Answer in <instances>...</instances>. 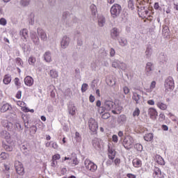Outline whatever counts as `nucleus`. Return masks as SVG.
I'll list each match as a JSON object with an SVG mask.
<instances>
[{
	"mask_svg": "<svg viewBox=\"0 0 178 178\" xmlns=\"http://www.w3.org/2000/svg\"><path fill=\"white\" fill-rule=\"evenodd\" d=\"M110 11L112 17H118L122 12V6H120L118 3H115L113 6H111Z\"/></svg>",
	"mask_w": 178,
	"mask_h": 178,
	"instance_id": "nucleus-1",
	"label": "nucleus"
},
{
	"mask_svg": "<svg viewBox=\"0 0 178 178\" xmlns=\"http://www.w3.org/2000/svg\"><path fill=\"white\" fill-rule=\"evenodd\" d=\"M134 145V139L130 136H127L125 139L123 140V146L125 147L126 149H129L133 147Z\"/></svg>",
	"mask_w": 178,
	"mask_h": 178,
	"instance_id": "nucleus-2",
	"label": "nucleus"
},
{
	"mask_svg": "<svg viewBox=\"0 0 178 178\" xmlns=\"http://www.w3.org/2000/svg\"><path fill=\"white\" fill-rule=\"evenodd\" d=\"M111 66L115 69L118 68L123 71L127 70V65L119 60H114L113 63H111Z\"/></svg>",
	"mask_w": 178,
	"mask_h": 178,
	"instance_id": "nucleus-3",
	"label": "nucleus"
},
{
	"mask_svg": "<svg viewBox=\"0 0 178 178\" xmlns=\"http://www.w3.org/2000/svg\"><path fill=\"white\" fill-rule=\"evenodd\" d=\"M84 165L88 170H90L91 172H95V170H97V168H98L95 164H94L89 159H86L84 161Z\"/></svg>",
	"mask_w": 178,
	"mask_h": 178,
	"instance_id": "nucleus-4",
	"label": "nucleus"
},
{
	"mask_svg": "<svg viewBox=\"0 0 178 178\" xmlns=\"http://www.w3.org/2000/svg\"><path fill=\"white\" fill-rule=\"evenodd\" d=\"M30 38L32 42H33L35 46H39L40 44V38L38 36L35 31H31L30 33Z\"/></svg>",
	"mask_w": 178,
	"mask_h": 178,
	"instance_id": "nucleus-5",
	"label": "nucleus"
},
{
	"mask_svg": "<svg viewBox=\"0 0 178 178\" xmlns=\"http://www.w3.org/2000/svg\"><path fill=\"white\" fill-rule=\"evenodd\" d=\"M165 87L166 90H173L175 88V82L172 77L167 78L165 82Z\"/></svg>",
	"mask_w": 178,
	"mask_h": 178,
	"instance_id": "nucleus-6",
	"label": "nucleus"
},
{
	"mask_svg": "<svg viewBox=\"0 0 178 178\" xmlns=\"http://www.w3.org/2000/svg\"><path fill=\"white\" fill-rule=\"evenodd\" d=\"M98 122L95 119L90 118L89 120V129L91 131L95 132L98 129Z\"/></svg>",
	"mask_w": 178,
	"mask_h": 178,
	"instance_id": "nucleus-7",
	"label": "nucleus"
},
{
	"mask_svg": "<svg viewBox=\"0 0 178 178\" xmlns=\"http://www.w3.org/2000/svg\"><path fill=\"white\" fill-rule=\"evenodd\" d=\"M115 104L112 101L106 100L104 102V108L106 111H109L115 108Z\"/></svg>",
	"mask_w": 178,
	"mask_h": 178,
	"instance_id": "nucleus-8",
	"label": "nucleus"
},
{
	"mask_svg": "<svg viewBox=\"0 0 178 178\" xmlns=\"http://www.w3.org/2000/svg\"><path fill=\"white\" fill-rule=\"evenodd\" d=\"M70 43V38L67 35L63 36V38L61 39V41H60L61 49H67V47H69Z\"/></svg>",
	"mask_w": 178,
	"mask_h": 178,
	"instance_id": "nucleus-9",
	"label": "nucleus"
},
{
	"mask_svg": "<svg viewBox=\"0 0 178 178\" xmlns=\"http://www.w3.org/2000/svg\"><path fill=\"white\" fill-rule=\"evenodd\" d=\"M21 149L25 156H29L31 154V147L28 143L22 145L21 146Z\"/></svg>",
	"mask_w": 178,
	"mask_h": 178,
	"instance_id": "nucleus-10",
	"label": "nucleus"
},
{
	"mask_svg": "<svg viewBox=\"0 0 178 178\" xmlns=\"http://www.w3.org/2000/svg\"><path fill=\"white\" fill-rule=\"evenodd\" d=\"M15 170H17V173L19 175L23 176L24 174V168L23 167V164L21 163V162L17 161L15 163Z\"/></svg>",
	"mask_w": 178,
	"mask_h": 178,
	"instance_id": "nucleus-11",
	"label": "nucleus"
},
{
	"mask_svg": "<svg viewBox=\"0 0 178 178\" xmlns=\"http://www.w3.org/2000/svg\"><path fill=\"white\" fill-rule=\"evenodd\" d=\"M37 33L39 38H40L41 41H44V42L47 41V33L42 29H40V28L37 29Z\"/></svg>",
	"mask_w": 178,
	"mask_h": 178,
	"instance_id": "nucleus-12",
	"label": "nucleus"
},
{
	"mask_svg": "<svg viewBox=\"0 0 178 178\" xmlns=\"http://www.w3.org/2000/svg\"><path fill=\"white\" fill-rule=\"evenodd\" d=\"M2 147L8 152H11L13 151L14 145L11 142H3L2 143Z\"/></svg>",
	"mask_w": 178,
	"mask_h": 178,
	"instance_id": "nucleus-13",
	"label": "nucleus"
},
{
	"mask_svg": "<svg viewBox=\"0 0 178 178\" xmlns=\"http://www.w3.org/2000/svg\"><path fill=\"white\" fill-rule=\"evenodd\" d=\"M65 161H68V164L72 165V167H74L79 163V161H77L76 157H65Z\"/></svg>",
	"mask_w": 178,
	"mask_h": 178,
	"instance_id": "nucleus-14",
	"label": "nucleus"
},
{
	"mask_svg": "<svg viewBox=\"0 0 178 178\" xmlns=\"http://www.w3.org/2000/svg\"><path fill=\"white\" fill-rule=\"evenodd\" d=\"M147 113L150 117V119L155 120L158 116L157 111L154 108H150L147 110Z\"/></svg>",
	"mask_w": 178,
	"mask_h": 178,
	"instance_id": "nucleus-15",
	"label": "nucleus"
},
{
	"mask_svg": "<svg viewBox=\"0 0 178 178\" xmlns=\"http://www.w3.org/2000/svg\"><path fill=\"white\" fill-rule=\"evenodd\" d=\"M103 144V141L97 138H95L92 140V145L96 149H99L102 148Z\"/></svg>",
	"mask_w": 178,
	"mask_h": 178,
	"instance_id": "nucleus-16",
	"label": "nucleus"
},
{
	"mask_svg": "<svg viewBox=\"0 0 178 178\" xmlns=\"http://www.w3.org/2000/svg\"><path fill=\"white\" fill-rule=\"evenodd\" d=\"M0 136L2 138H4L6 140V142H7V143L11 142L10 135L9 132H7V131H1Z\"/></svg>",
	"mask_w": 178,
	"mask_h": 178,
	"instance_id": "nucleus-17",
	"label": "nucleus"
},
{
	"mask_svg": "<svg viewBox=\"0 0 178 178\" xmlns=\"http://www.w3.org/2000/svg\"><path fill=\"white\" fill-rule=\"evenodd\" d=\"M168 60V56H166V54L161 53L159 55L160 65H165Z\"/></svg>",
	"mask_w": 178,
	"mask_h": 178,
	"instance_id": "nucleus-18",
	"label": "nucleus"
},
{
	"mask_svg": "<svg viewBox=\"0 0 178 178\" xmlns=\"http://www.w3.org/2000/svg\"><path fill=\"white\" fill-rule=\"evenodd\" d=\"M154 69V64H152V63H147L145 72L147 75L151 74Z\"/></svg>",
	"mask_w": 178,
	"mask_h": 178,
	"instance_id": "nucleus-19",
	"label": "nucleus"
},
{
	"mask_svg": "<svg viewBox=\"0 0 178 178\" xmlns=\"http://www.w3.org/2000/svg\"><path fill=\"white\" fill-rule=\"evenodd\" d=\"M127 122V117L125 115H120L119 117H118L117 119V123L120 125H123Z\"/></svg>",
	"mask_w": 178,
	"mask_h": 178,
	"instance_id": "nucleus-20",
	"label": "nucleus"
},
{
	"mask_svg": "<svg viewBox=\"0 0 178 178\" xmlns=\"http://www.w3.org/2000/svg\"><path fill=\"white\" fill-rule=\"evenodd\" d=\"M120 34V31L118 29L113 28V29L111 30V38L115 40L116 38H118Z\"/></svg>",
	"mask_w": 178,
	"mask_h": 178,
	"instance_id": "nucleus-21",
	"label": "nucleus"
},
{
	"mask_svg": "<svg viewBox=\"0 0 178 178\" xmlns=\"http://www.w3.org/2000/svg\"><path fill=\"white\" fill-rule=\"evenodd\" d=\"M34 81L33 79L31 78L30 76H27L24 78V83L29 87H31L33 85Z\"/></svg>",
	"mask_w": 178,
	"mask_h": 178,
	"instance_id": "nucleus-22",
	"label": "nucleus"
},
{
	"mask_svg": "<svg viewBox=\"0 0 178 178\" xmlns=\"http://www.w3.org/2000/svg\"><path fill=\"white\" fill-rule=\"evenodd\" d=\"M76 108L73 104L68 105V113L74 116L76 115Z\"/></svg>",
	"mask_w": 178,
	"mask_h": 178,
	"instance_id": "nucleus-23",
	"label": "nucleus"
},
{
	"mask_svg": "<svg viewBox=\"0 0 178 178\" xmlns=\"http://www.w3.org/2000/svg\"><path fill=\"white\" fill-rule=\"evenodd\" d=\"M152 55V47L151 45H149L147 47L146 51H145V58L147 59H149Z\"/></svg>",
	"mask_w": 178,
	"mask_h": 178,
	"instance_id": "nucleus-24",
	"label": "nucleus"
},
{
	"mask_svg": "<svg viewBox=\"0 0 178 178\" xmlns=\"http://www.w3.org/2000/svg\"><path fill=\"white\" fill-rule=\"evenodd\" d=\"M44 60L47 63L52 62V58L51 56L50 51H45V53L44 54Z\"/></svg>",
	"mask_w": 178,
	"mask_h": 178,
	"instance_id": "nucleus-25",
	"label": "nucleus"
},
{
	"mask_svg": "<svg viewBox=\"0 0 178 178\" xmlns=\"http://www.w3.org/2000/svg\"><path fill=\"white\" fill-rule=\"evenodd\" d=\"M132 99L136 102V104H140V99H141V96L138 92H133Z\"/></svg>",
	"mask_w": 178,
	"mask_h": 178,
	"instance_id": "nucleus-26",
	"label": "nucleus"
},
{
	"mask_svg": "<svg viewBox=\"0 0 178 178\" xmlns=\"http://www.w3.org/2000/svg\"><path fill=\"white\" fill-rule=\"evenodd\" d=\"M99 26L103 27L105 25L106 19L103 15H99L98 18Z\"/></svg>",
	"mask_w": 178,
	"mask_h": 178,
	"instance_id": "nucleus-27",
	"label": "nucleus"
},
{
	"mask_svg": "<svg viewBox=\"0 0 178 178\" xmlns=\"http://www.w3.org/2000/svg\"><path fill=\"white\" fill-rule=\"evenodd\" d=\"M10 82L11 76L10 74H6L4 79H3V83H4L5 85H9Z\"/></svg>",
	"mask_w": 178,
	"mask_h": 178,
	"instance_id": "nucleus-28",
	"label": "nucleus"
},
{
	"mask_svg": "<svg viewBox=\"0 0 178 178\" xmlns=\"http://www.w3.org/2000/svg\"><path fill=\"white\" fill-rule=\"evenodd\" d=\"M133 165L135 168H140L142 165V161L139 159H135L133 160Z\"/></svg>",
	"mask_w": 178,
	"mask_h": 178,
	"instance_id": "nucleus-29",
	"label": "nucleus"
},
{
	"mask_svg": "<svg viewBox=\"0 0 178 178\" xmlns=\"http://www.w3.org/2000/svg\"><path fill=\"white\" fill-rule=\"evenodd\" d=\"M11 109V106L9 104H4L1 106V113H5L7 111H10Z\"/></svg>",
	"mask_w": 178,
	"mask_h": 178,
	"instance_id": "nucleus-30",
	"label": "nucleus"
},
{
	"mask_svg": "<svg viewBox=\"0 0 178 178\" xmlns=\"http://www.w3.org/2000/svg\"><path fill=\"white\" fill-rule=\"evenodd\" d=\"M154 139V134L152 133L147 134L144 136V140L147 142H151Z\"/></svg>",
	"mask_w": 178,
	"mask_h": 178,
	"instance_id": "nucleus-31",
	"label": "nucleus"
},
{
	"mask_svg": "<svg viewBox=\"0 0 178 178\" xmlns=\"http://www.w3.org/2000/svg\"><path fill=\"white\" fill-rule=\"evenodd\" d=\"M115 83H116L115 80L112 77L106 79V83L109 86L113 87V86L115 85Z\"/></svg>",
	"mask_w": 178,
	"mask_h": 178,
	"instance_id": "nucleus-32",
	"label": "nucleus"
},
{
	"mask_svg": "<svg viewBox=\"0 0 178 178\" xmlns=\"http://www.w3.org/2000/svg\"><path fill=\"white\" fill-rule=\"evenodd\" d=\"M156 161L161 165H165L164 159L159 155L156 156Z\"/></svg>",
	"mask_w": 178,
	"mask_h": 178,
	"instance_id": "nucleus-33",
	"label": "nucleus"
},
{
	"mask_svg": "<svg viewBox=\"0 0 178 178\" xmlns=\"http://www.w3.org/2000/svg\"><path fill=\"white\" fill-rule=\"evenodd\" d=\"M21 38L23 40H26L28 38V31L27 29H24L20 31Z\"/></svg>",
	"mask_w": 178,
	"mask_h": 178,
	"instance_id": "nucleus-34",
	"label": "nucleus"
},
{
	"mask_svg": "<svg viewBox=\"0 0 178 178\" xmlns=\"http://www.w3.org/2000/svg\"><path fill=\"white\" fill-rule=\"evenodd\" d=\"M156 106L162 111H165L166 110V108H168V106L165 104L162 103L161 102H157Z\"/></svg>",
	"mask_w": 178,
	"mask_h": 178,
	"instance_id": "nucleus-35",
	"label": "nucleus"
},
{
	"mask_svg": "<svg viewBox=\"0 0 178 178\" xmlns=\"http://www.w3.org/2000/svg\"><path fill=\"white\" fill-rule=\"evenodd\" d=\"M31 0H21L20 1V5L25 8L30 5Z\"/></svg>",
	"mask_w": 178,
	"mask_h": 178,
	"instance_id": "nucleus-36",
	"label": "nucleus"
},
{
	"mask_svg": "<svg viewBox=\"0 0 178 178\" xmlns=\"http://www.w3.org/2000/svg\"><path fill=\"white\" fill-rule=\"evenodd\" d=\"M90 9L91 10V14H92L94 16H95L97 13L96 6L95 4H91V6H90Z\"/></svg>",
	"mask_w": 178,
	"mask_h": 178,
	"instance_id": "nucleus-37",
	"label": "nucleus"
},
{
	"mask_svg": "<svg viewBox=\"0 0 178 178\" xmlns=\"http://www.w3.org/2000/svg\"><path fill=\"white\" fill-rule=\"evenodd\" d=\"M119 44L121 47H125L127 44H128V41L125 38H121L119 40Z\"/></svg>",
	"mask_w": 178,
	"mask_h": 178,
	"instance_id": "nucleus-38",
	"label": "nucleus"
},
{
	"mask_svg": "<svg viewBox=\"0 0 178 178\" xmlns=\"http://www.w3.org/2000/svg\"><path fill=\"white\" fill-rule=\"evenodd\" d=\"M156 87V82L153 81L150 84L149 88L147 89V92H152V90H154Z\"/></svg>",
	"mask_w": 178,
	"mask_h": 178,
	"instance_id": "nucleus-39",
	"label": "nucleus"
},
{
	"mask_svg": "<svg viewBox=\"0 0 178 178\" xmlns=\"http://www.w3.org/2000/svg\"><path fill=\"white\" fill-rule=\"evenodd\" d=\"M35 62H36L35 57L31 56L30 58H29V64H30L31 65H34L35 64Z\"/></svg>",
	"mask_w": 178,
	"mask_h": 178,
	"instance_id": "nucleus-40",
	"label": "nucleus"
},
{
	"mask_svg": "<svg viewBox=\"0 0 178 178\" xmlns=\"http://www.w3.org/2000/svg\"><path fill=\"white\" fill-rule=\"evenodd\" d=\"M50 76L51 77L55 79L58 77V72L55 70H50Z\"/></svg>",
	"mask_w": 178,
	"mask_h": 178,
	"instance_id": "nucleus-41",
	"label": "nucleus"
},
{
	"mask_svg": "<svg viewBox=\"0 0 178 178\" xmlns=\"http://www.w3.org/2000/svg\"><path fill=\"white\" fill-rule=\"evenodd\" d=\"M22 50H23L24 52H26V51H30V49H31L30 46H29V45H27V44H22Z\"/></svg>",
	"mask_w": 178,
	"mask_h": 178,
	"instance_id": "nucleus-42",
	"label": "nucleus"
},
{
	"mask_svg": "<svg viewBox=\"0 0 178 178\" xmlns=\"http://www.w3.org/2000/svg\"><path fill=\"white\" fill-rule=\"evenodd\" d=\"M127 6L129 9L134 10V1L133 0H129Z\"/></svg>",
	"mask_w": 178,
	"mask_h": 178,
	"instance_id": "nucleus-43",
	"label": "nucleus"
},
{
	"mask_svg": "<svg viewBox=\"0 0 178 178\" xmlns=\"http://www.w3.org/2000/svg\"><path fill=\"white\" fill-rule=\"evenodd\" d=\"M2 123L4 124L3 126H4L8 129H10V127L13 125L10 122L8 123L7 120L3 121Z\"/></svg>",
	"mask_w": 178,
	"mask_h": 178,
	"instance_id": "nucleus-44",
	"label": "nucleus"
},
{
	"mask_svg": "<svg viewBox=\"0 0 178 178\" xmlns=\"http://www.w3.org/2000/svg\"><path fill=\"white\" fill-rule=\"evenodd\" d=\"M15 128H17V129L19 131H21L23 130V126L19 123V122H16L15 124Z\"/></svg>",
	"mask_w": 178,
	"mask_h": 178,
	"instance_id": "nucleus-45",
	"label": "nucleus"
},
{
	"mask_svg": "<svg viewBox=\"0 0 178 178\" xmlns=\"http://www.w3.org/2000/svg\"><path fill=\"white\" fill-rule=\"evenodd\" d=\"M155 174L156 175H160L161 176H162L161 178H164V173H163L159 168H156Z\"/></svg>",
	"mask_w": 178,
	"mask_h": 178,
	"instance_id": "nucleus-46",
	"label": "nucleus"
},
{
	"mask_svg": "<svg viewBox=\"0 0 178 178\" xmlns=\"http://www.w3.org/2000/svg\"><path fill=\"white\" fill-rule=\"evenodd\" d=\"M88 89V84L83 83L81 86V92H86V91Z\"/></svg>",
	"mask_w": 178,
	"mask_h": 178,
	"instance_id": "nucleus-47",
	"label": "nucleus"
},
{
	"mask_svg": "<svg viewBox=\"0 0 178 178\" xmlns=\"http://www.w3.org/2000/svg\"><path fill=\"white\" fill-rule=\"evenodd\" d=\"M75 140H76V142H81V136H80L79 132H75Z\"/></svg>",
	"mask_w": 178,
	"mask_h": 178,
	"instance_id": "nucleus-48",
	"label": "nucleus"
},
{
	"mask_svg": "<svg viewBox=\"0 0 178 178\" xmlns=\"http://www.w3.org/2000/svg\"><path fill=\"white\" fill-rule=\"evenodd\" d=\"M7 24V20L5 18H1L0 19V25L1 26H6Z\"/></svg>",
	"mask_w": 178,
	"mask_h": 178,
	"instance_id": "nucleus-49",
	"label": "nucleus"
},
{
	"mask_svg": "<svg viewBox=\"0 0 178 178\" xmlns=\"http://www.w3.org/2000/svg\"><path fill=\"white\" fill-rule=\"evenodd\" d=\"M135 148L137 149V151L141 152L143 150V145L139 143H137L135 145Z\"/></svg>",
	"mask_w": 178,
	"mask_h": 178,
	"instance_id": "nucleus-50",
	"label": "nucleus"
},
{
	"mask_svg": "<svg viewBox=\"0 0 178 178\" xmlns=\"http://www.w3.org/2000/svg\"><path fill=\"white\" fill-rule=\"evenodd\" d=\"M37 131V127L34 125L31 126L30 132L31 134H35Z\"/></svg>",
	"mask_w": 178,
	"mask_h": 178,
	"instance_id": "nucleus-51",
	"label": "nucleus"
},
{
	"mask_svg": "<svg viewBox=\"0 0 178 178\" xmlns=\"http://www.w3.org/2000/svg\"><path fill=\"white\" fill-rule=\"evenodd\" d=\"M110 114L108 112H106L104 113L102 116V119H104V120H106V119H108L110 118Z\"/></svg>",
	"mask_w": 178,
	"mask_h": 178,
	"instance_id": "nucleus-52",
	"label": "nucleus"
},
{
	"mask_svg": "<svg viewBox=\"0 0 178 178\" xmlns=\"http://www.w3.org/2000/svg\"><path fill=\"white\" fill-rule=\"evenodd\" d=\"M140 114V110L138 108H136L135 111H134L133 113V116L136 117V116H139Z\"/></svg>",
	"mask_w": 178,
	"mask_h": 178,
	"instance_id": "nucleus-53",
	"label": "nucleus"
},
{
	"mask_svg": "<svg viewBox=\"0 0 178 178\" xmlns=\"http://www.w3.org/2000/svg\"><path fill=\"white\" fill-rule=\"evenodd\" d=\"M108 158H109L110 160L113 161L115 158V154H111L108 153Z\"/></svg>",
	"mask_w": 178,
	"mask_h": 178,
	"instance_id": "nucleus-54",
	"label": "nucleus"
},
{
	"mask_svg": "<svg viewBox=\"0 0 178 178\" xmlns=\"http://www.w3.org/2000/svg\"><path fill=\"white\" fill-rule=\"evenodd\" d=\"M90 86H91V88L94 90L97 86V81L94 80L92 82H91Z\"/></svg>",
	"mask_w": 178,
	"mask_h": 178,
	"instance_id": "nucleus-55",
	"label": "nucleus"
},
{
	"mask_svg": "<svg viewBox=\"0 0 178 178\" xmlns=\"http://www.w3.org/2000/svg\"><path fill=\"white\" fill-rule=\"evenodd\" d=\"M24 127L26 129L29 128V121L28 120H24Z\"/></svg>",
	"mask_w": 178,
	"mask_h": 178,
	"instance_id": "nucleus-56",
	"label": "nucleus"
},
{
	"mask_svg": "<svg viewBox=\"0 0 178 178\" xmlns=\"http://www.w3.org/2000/svg\"><path fill=\"white\" fill-rule=\"evenodd\" d=\"M16 63H17V65H19V66H21V65L23 64V63L22 62V60H21L20 58H17V60H16Z\"/></svg>",
	"mask_w": 178,
	"mask_h": 178,
	"instance_id": "nucleus-57",
	"label": "nucleus"
},
{
	"mask_svg": "<svg viewBox=\"0 0 178 178\" xmlns=\"http://www.w3.org/2000/svg\"><path fill=\"white\" fill-rule=\"evenodd\" d=\"M123 92L125 95H128L129 92V89L128 87L125 86L123 88Z\"/></svg>",
	"mask_w": 178,
	"mask_h": 178,
	"instance_id": "nucleus-58",
	"label": "nucleus"
},
{
	"mask_svg": "<svg viewBox=\"0 0 178 178\" xmlns=\"http://www.w3.org/2000/svg\"><path fill=\"white\" fill-rule=\"evenodd\" d=\"M105 111H106V108H104L103 106H101L99 108V113L102 114V113H105Z\"/></svg>",
	"mask_w": 178,
	"mask_h": 178,
	"instance_id": "nucleus-59",
	"label": "nucleus"
},
{
	"mask_svg": "<svg viewBox=\"0 0 178 178\" xmlns=\"http://www.w3.org/2000/svg\"><path fill=\"white\" fill-rule=\"evenodd\" d=\"M60 159V154H56L53 156V161H58Z\"/></svg>",
	"mask_w": 178,
	"mask_h": 178,
	"instance_id": "nucleus-60",
	"label": "nucleus"
},
{
	"mask_svg": "<svg viewBox=\"0 0 178 178\" xmlns=\"http://www.w3.org/2000/svg\"><path fill=\"white\" fill-rule=\"evenodd\" d=\"M115 49H113V48H111V49H110V56H111V57H113V56H115Z\"/></svg>",
	"mask_w": 178,
	"mask_h": 178,
	"instance_id": "nucleus-61",
	"label": "nucleus"
},
{
	"mask_svg": "<svg viewBox=\"0 0 178 178\" xmlns=\"http://www.w3.org/2000/svg\"><path fill=\"white\" fill-rule=\"evenodd\" d=\"M154 8L155 10H161V6H159V3H155V4H154Z\"/></svg>",
	"mask_w": 178,
	"mask_h": 178,
	"instance_id": "nucleus-62",
	"label": "nucleus"
},
{
	"mask_svg": "<svg viewBox=\"0 0 178 178\" xmlns=\"http://www.w3.org/2000/svg\"><path fill=\"white\" fill-rule=\"evenodd\" d=\"M113 142L118 143V135L113 136Z\"/></svg>",
	"mask_w": 178,
	"mask_h": 178,
	"instance_id": "nucleus-63",
	"label": "nucleus"
},
{
	"mask_svg": "<svg viewBox=\"0 0 178 178\" xmlns=\"http://www.w3.org/2000/svg\"><path fill=\"white\" fill-rule=\"evenodd\" d=\"M51 147H53V149H58V145H57L56 143H54V142L51 143Z\"/></svg>",
	"mask_w": 178,
	"mask_h": 178,
	"instance_id": "nucleus-64",
	"label": "nucleus"
}]
</instances>
